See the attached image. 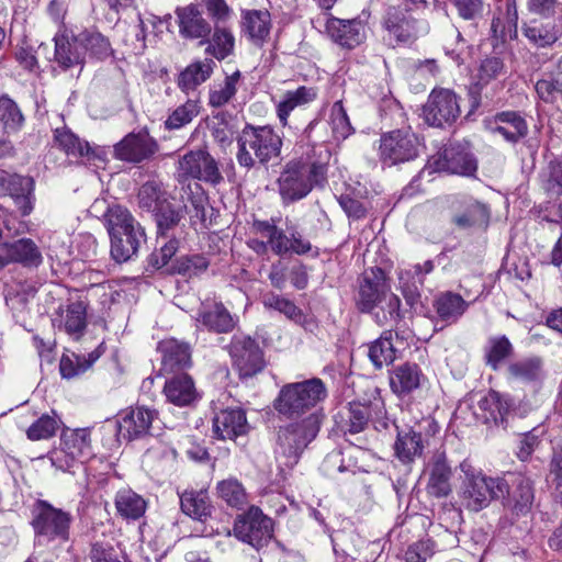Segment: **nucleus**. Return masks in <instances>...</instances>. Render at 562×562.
Segmentation results:
<instances>
[{
	"label": "nucleus",
	"instance_id": "1",
	"mask_svg": "<svg viewBox=\"0 0 562 562\" xmlns=\"http://www.w3.org/2000/svg\"><path fill=\"white\" fill-rule=\"evenodd\" d=\"M390 290L391 285L381 268L374 267L364 271L357 304L361 312L370 313L375 308H381L382 314L374 313L375 322L379 325H385L400 318L401 300Z\"/></svg>",
	"mask_w": 562,
	"mask_h": 562
},
{
	"label": "nucleus",
	"instance_id": "2",
	"mask_svg": "<svg viewBox=\"0 0 562 562\" xmlns=\"http://www.w3.org/2000/svg\"><path fill=\"white\" fill-rule=\"evenodd\" d=\"M106 227L111 237V255L119 262L131 259L146 240L144 228L131 212L112 205L105 214Z\"/></svg>",
	"mask_w": 562,
	"mask_h": 562
},
{
	"label": "nucleus",
	"instance_id": "3",
	"mask_svg": "<svg viewBox=\"0 0 562 562\" xmlns=\"http://www.w3.org/2000/svg\"><path fill=\"white\" fill-rule=\"evenodd\" d=\"M237 161L247 169L256 164L267 165L279 158L282 148L281 136L268 125H247L238 137Z\"/></svg>",
	"mask_w": 562,
	"mask_h": 562
},
{
	"label": "nucleus",
	"instance_id": "4",
	"mask_svg": "<svg viewBox=\"0 0 562 562\" xmlns=\"http://www.w3.org/2000/svg\"><path fill=\"white\" fill-rule=\"evenodd\" d=\"M328 390L319 378H311L283 385L274 401V408L289 418L299 417L322 404Z\"/></svg>",
	"mask_w": 562,
	"mask_h": 562
},
{
	"label": "nucleus",
	"instance_id": "5",
	"mask_svg": "<svg viewBox=\"0 0 562 562\" xmlns=\"http://www.w3.org/2000/svg\"><path fill=\"white\" fill-rule=\"evenodd\" d=\"M322 415L312 413L300 422L280 427L278 431L277 459L280 464L292 468L308 443L319 431Z\"/></svg>",
	"mask_w": 562,
	"mask_h": 562
},
{
	"label": "nucleus",
	"instance_id": "6",
	"mask_svg": "<svg viewBox=\"0 0 562 562\" xmlns=\"http://www.w3.org/2000/svg\"><path fill=\"white\" fill-rule=\"evenodd\" d=\"M323 166L302 161H289L278 178L279 193L284 202L305 198L313 186L323 178Z\"/></svg>",
	"mask_w": 562,
	"mask_h": 562
},
{
	"label": "nucleus",
	"instance_id": "7",
	"mask_svg": "<svg viewBox=\"0 0 562 562\" xmlns=\"http://www.w3.org/2000/svg\"><path fill=\"white\" fill-rule=\"evenodd\" d=\"M233 531L238 540L259 549L271 540L273 524L259 507L251 506L246 513L237 516Z\"/></svg>",
	"mask_w": 562,
	"mask_h": 562
},
{
	"label": "nucleus",
	"instance_id": "8",
	"mask_svg": "<svg viewBox=\"0 0 562 562\" xmlns=\"http://www.w3.org/2000/svg\"><path fill=\"white\" fill-rule=\"evenodd\" d=\"M382 25L386 32L385 40L390 44H408L428 32L426 23L415 20L406 11L395 7L386 10Z\"/></svg>",
	"mask_w": 562,
	"mask_h": 562
},
{
	"label": "nucleus",
	"instance_id": "9",
	"mask_svg": "<svg viewBox=\"0 0 562 562\" xmlns=\"http://www.w3.org/2000/svg\"><path fill=\"white\" fill-rule=\"evenodd\" d=\"M177 178L180 182L198 179L212 184L223 180L216 160L205 150H192L178 161Z\"/></svg>",
	"mask_w": 562,
	"mask_h": 562
},
{
	"label": "nucleus",
	"instance_id": "10",
	"mask_svg": "<svg viewBox=\"0 0 562 562\" xmlns=\"http://www.w3.org/2000/svg\"><path fill=\"white\" fill-rule=\"evenodd\" d=\"M458 95L450 89H434L424 105L425 121L436 127L450 125L460 116Z\"/></svg>",
	"mask_w": 562,
	"mask_h": 562
},
{
	"label": "nucleus",
	"instance_id": "11",
	"mask_svg": "<svg viewBox=\"0 0 562 562\" xmlns=\"http://www.w3.org/2000/svg\"><path fill=\"white\" fill-rule=\"evenodd\" d=\"M54 142L68 157L81 162L99 168L106 160V153L103 148L91 147L88 142L79 138L67 127L55 130Z\"/></svg>",
	"mask_w": 562,
	"mask_h": 562
},
{
	"label": "nucleus",
	"instance_id": "12",
	"mask_svg": "<svg viewBox=\"0 0 562 562\" xmlns=\"http://www.w3.org/2000/svg\"><path fill=\"white\" fill-rule=\"evenodd\" d=\"M477 169L476 160L461 146H449L438 156L429 159L423 173L431 175L435 171H446L460 176H473Z\"/></svg>",
	"mask_w": 562,
	"mask_h": 562
},
{
	"label": "nucleus",
	"instance_id": "13",
	"mask_svg": "<svg viewBox=\"0 0 562 562\" xmlns=\"http://www.w3.org/2000/svg\"><path fill=\"white\" fill-rule=\"evenodd\" d=\"M419 142L411 131H393L381 138L380 156L384 162L395 165L414 159Z\"/></svg>",
	"mask_w": 562,
	"mask_h": 562
},
{
	"label": "nucleus",
	"instance_id": "14",
	"mask_svg": "<svg viewBox=\"0 0 562 562\" xmlns=\"http://www.w3.org/2000/svg\"><path fill=\"white\" fill-rule=\"evenodd\" d=\"M69 515L50 504L40 501L34 508L33 527L38 536L47 539H67L69 529Z\"/></svg>",
	"mask_w": 562,
	"mask_h": 562
},
{
	"label": "nucleus",
	"instance_id": "15",
	"mask_svg": "<svg viewBox=\"0 0 562 562\" xmlns=\"http://www.w3.org/2000/svg\"><path fill=\"white\" fill-rule=\"evenodd\" d=\"M234 367L241 378H250L265 368L263 353L250 337H235L231 346Z\"/></svg>",
	"mask_w": 562,
	"mask_h": 562
},
{
	"label": "nucleus",
	"instance_id": "16",
	"mask_svg": "<svg viewBox=\"0 0 562 562\" xmlns=\"http://www.w3.org/2000/svg\"><path fill=\"white\" fill-rule=\"evenodd\" d=\"M179 34L187 40H201V43L209 41L212 33L211 23L203 16L196 4L190 3L178 7L175 11Z\"/></svg>",
	"mask_w": 562,
	"mask_h": 562
},
{
	"label": "nucleus",
	"instance_id": "17",
	"mask_svg": "<svg viewBox=\"0 0 562 562\" xmlns=\"http://www.w3.org/2000/svg\"><path fill=\"white\" fill-rule=\"evenodd\" d=\"M53 324L75 340H78L87 327V306L85 302L69 301L65 306H60L53 318Z\"/></svg>",
	"mask_w": 562,
	"mask_h": 562
},
{
	"label": "nucleus",
	"instance_id": "18",
	"mask_svg": "<svg viewBox=\"0 0 562 562\" xmlns=\"http://www.w3.org/2000/svg\"><path fill=\"white\" fill-rule=\"evenodd\" d=\"M328 36L345 48H353L366 37V27L359 20H340L329 18L326 22Z\"/></svg>",
	"mask_w": 562,
	"mask_h": 562
},
{
	"label": "nucleus",
	"instance_id": "19",
	"mask_svg": "<svg viewBox=\"0 0 562 562\" xmlns=\"http://www.w3.org/2000/svg\"><path fill=\"white\" fill-rule=\"evenodd\" d=\"M248 429L246 414L239 407L222 409L213 418V434L223 440L243 436Z\"/></svg>",
	"mask_w": 562,
	"mask_h": 562
},
{
	"label": "nucleus",
	"instance_id": "20",
	"mask_svg": "<svg viewBox=\"0 0 562 562\" xmlns=\"http://www.w3.org/2000/svg\"><path fill=\"white\" fill-rule=\"evenodd\" d=\"M460 479L467 492H504V490H509L507 480L486 476L482 470L474 468L467 460L460 464Z\"/></svg>",
	"mask_w": 562,
	"mask_h": 562
},
{
	"label": "nucleus",
	"instance_id": "21",
	"mask_svg": "<svg viewBox=\"0 0 562 562\" xmlns=\"http://www.w3.org/2000/svg\"><path fill=\"white\" fill-rule=\"evenodd\" d=\"M155 153V144L143 134H128L114 147L115 157L127 162H140Z\"/></svg>",
	"mask_w": 562,
	"mask_h": 562
},
{
	"label": "nucleus",
	"instance_id": "22",
	"mask_svg": "<svg viewBox=\"0 0 562 562\" xmlns=\"http://www.w3.org/2000/svg\"><path fill=\"white\" fill-rule=\"evenodd\" d=\"M156 412L144 406L132 408L119 423V434L134 439L147 435L156 418Z\"/></svg>",
	"mask_w": 562,
	"mask_h": 562
},
{
	"label": "nucleus",
	"instance_id": "23",
	"mask_svg": "<svg viewBox=\"0 0 562 562\" xmlns=\"http://www.w3.org/2000/svg\"><path fill=\"white\" fill-rule=\"evenodd\" d=\"M271 18L268 10H243L241 31L256 46H262L269 37Z\"/></svg>",
	"mask_w": 562,
	"mask_h": 562
},
{
	"label": "nucleus",
	"instance_id": "24",
	"mask_svg": "<svg viewBox=\"0 0 562 562\" xmlns=\"http://www.w3.org/2000/svg\"><path fill=\"white\" fill-rule=\"evenodd\" d=\"M425 441L422 432L413 428L398 429L394 442V456L404 465H411L416 458L422 457Z\"/></svg>",
	"mask_w": 562,
	"mask_h": 562
},
{
	"label": "nucleus",
	"instance_id": "25",
	"mask_svg": "<svg viewBox=\"0 0 562 562\" xmlns=\"http://www.w3.org/2000/svg\"><path fill=\"white\" fill-rule=\"evenodd\" d=\"M522 34L538 48L551 47L561 36L562 30L554 21L531 20L522 26Z\"/></svg>",
	"mask_w": 562,
	"mask_h": 562
},
{
	"label": "nucleus",
	"instance_id": "26",
	"mask_svg": "<svg viewBox=\"0 0 562 562\" xmlns=\"http://www.w3.org/2000/svg\"><path fill=\"white\" fill-rule=\"evenodd\" d=\"M55 61L60 68L67 70L82 66L85 54L82 44H79L78 34L69 38L66 35L55 36Z\"/></svg>",
	"mask_w": 562,
	"mask_h": 562
},
{
	"label": "nucleus",
	"instance_id": "27",
	"mask_svg": "<svg viewBox=\"0 0 562 562\" xmlns=\"http://www.w3.org/2000/svg\"><path fill=\"white\" fill-rule=\"evenodd\" d=\"M423 379L424 374L417 364L403 363L392 371L390 385L395 394L404 396L418 389Z\"/></svg>",
	"mask_w": 562,
	"mask_h": 562
},
{
	"label": "nucleus",
	"instance_id": "28",
	"mask_svg": "<svg viewBox=\"0 0 562 562\" xmlns=\"http://www.w3.org/2000/svg\"><path fill=\"white\" fill-rule=\"evenodd\" d=\"M164 392L170 403L180 407L190 405L198 398L194 382L188 374L175 375L166 381Z\"/></svg>",
	"mask_w": 562,
	"mask_h": 562
},
{
	"label": "nucleus",
	"instance_id": "29",
	"mask_svg": "<svg viewBox=\"0 0 562 562\" xmlns=\"http://www.w3.org/2000/svg\"><path fill=\"white\" fill-rule=\"evenodd\" d=\"M361 452L357 447H348L345 450L329 452L321 464V471L325 476L337 479V474L356 473L358 465L352 461L356 453Z\"/></svg>",
	"mask_w": 562,
	"mask_h": 562
},
{
	"label": "nucleus",
	"instance_id": "30",
	"mask_svg": "<svg viewBox=\"0 0 562 562\" xmlns=\"http://www.w3.org/2000/svg\"><path fill=\"white\" fill-rule=\"evenodd\" d=\"M318 91L314 87H299L295 90L286 91L277 106V114L280 123L285 126L288 117L296 108L305 106L317 98Z\"/></svg>",
	"mask_w": 562,
	"mask_h": 562
},
{
	"label": "nucleus",
	"instance_id": "31",
	"mask_svg": "<svg viewBox=\"0 0 562 562\" xmlns=\"http://www.w3.org/2000/svg\"><path fill=\"white\" fill-rule=\"evenodd\" d=\"M432 306L442 322L453 324L464 314L469 303L460 294L446 291L435 297Z\"/></svg>",
	"mask_w": 562,
	"mask_h": 562
},
{
	"label": "nucleus",
	"instance_id": "32",
	"mask_svg": "<svg viewBox=\"0 0 562 562\" xmlns=\"http://www.w3.org/2000/svg\"><path fill=\"white\" fill-rule=\"evenodd\" d=\"M1 250L12 262H19L25 267H38L43 260L38 247L30 238H22L11 244L5 243L1 246Z\"/></svg>",
	"mask_w": 562,
	"mask_h": 562
},
{
	"label": "nucleus",
	"instance_id": "33",
	"mask_svg": "<svg viewBox=\"0 0 562 562\" xmlns=\"http://www.w3.org/2000/svg\"><path fill=\"white\" fill-rule=\"evenodd\" d=\"M494 132L501 134L509 142H517L528 133V125L525 119L517 112L505 111L496 114Z\"/></svg>",
	"mask_w": 562,
	"mask_h": 562
},
{
	"label": "nucleus",
	"instance_id": "34",
	"mask_svg": "<svg viewBox=\"0 0 562 562\" xmlns=\"http://www.w3.org/2000/svg\"><path fill=\"white\" fill-rule=\"evenodd\" d=\"M3 186L11 198L19 205L22 215L32 211L31 194L33 191V179L19 175L9 176Z\"/></svg>",
	"mask_w": 562,
	"mask_h": 562
},
{
	"label": "nucleus",
	"instance_id": "35",
	"mask_svg": "<svg viewBox=\"0 0 562 562\" xmlns=\"http://www.w3.org/2000/svg\"><path fill=\"white\" fill-rule=\"evenodd\" d=\"M214 61L205 59L189 65L179 76L178 86L183 91L194 90L206 81L213 72Z\"/></svg>",
	"mask_w": 562,
	"mask_h": 562
},
{
	"label": "nucleus",
	"instance_id": "36",
	"mask_svg": "<svg viewBox=\"0 0 562 562\" xmlns=\"http://www.w3.org/2000/svg\"><path fill=\"white\" fill-rule=\"evenodd\" d=\"M240 78V71L236 70L232 75L226 76L223 81L214 82L210 87L209 104L213 108L226 105L235 97Z\"/></svg>",
	"mask_w": 562,
	"mask_h": 562
},
{
	"label": "nucleus",
	"instance_id": "37",
	"mask_svg": "<svg viewBox=\"0 0 562 562\" xmlns=\"http://www.w3.org/2000/svg\"><path fill=\"white\" fill-rule=\"evenodd\" d=\"M162 364L168 370L182 369L190 364L191 353L187 344L166 340L160 344Z\"/></svg>",
	"mask_w": 562,
	"mask_h": 562
},
{
	"label": "nucleus",
	"instance_id": "38",
	"mask_svg": "<svg viewBox=\"0 0 562 562\" xmlns=\"http://www.w3.org/2000/svg\"><path fill=\"white\" fill-rule=\"evenodd\" d=\"M79 44H82L85 56L89 54L98 59H105L113 54L110 41L100 32L85 30L78 34Z\"/></svg>",
	"mask_w": 562,
	"mask_h": 562
},
{
	"label": "nucleus",
	"instance_id": "39",
	"mask_svg": "<svg viewBox=\"0 0 562 562\" xmlns=\"http://www.w3.org/2000/svg\"><path fill=\"white\" fill-rule=\"evenodd\" d=\"M398 288L407 304L414 305L419 299V289L424 284L420 267H409L398 270Z\"/></svg>",
	"mask_w": 562,
	"mask_h": 562
},
{
	"label": "nucleus",
	"instance_id": "40",
	"mask_svg": "<svg viewBox=\"0 0 562 562\" xmlns=\"http://www.w3.org/2000/svg\"><path fill=\"white\" fill-rule=\"evenodd\" d=\"M393 333L384 331L380 338L369 347V358L375 368L381 369L385 364L392 363L396 358V349L392 342Z\"/></svg>",
	"mask_w": 562,
	"mask_h": 562
},
{
	"label": "nucleus",
	"instance_id": "41",
	"mask_svg": "<svg viewBox=\"0 0 562 562\" xmlns=\"http://www.w3.org/2000/svg\"><path fill=\"white\" fill-rule=\"evenodd\" d=\"M60 446L66 449L76 460L90 454V436L87 429H74L64 431L60 438Z\"/></svg>",
	"mask_w": 562,
	"mask_h": 562
},
{
	"label": "nucleus",
	"instance_id": "42",
	"mask_svg": "<svg viewBox=\"0 0 562 562\" xmlns=\"http://www.w3.org/2000/svg\"><path fill=\"white\" fill-rule=\"evenodd\" d=\"M450 477L451 469L445 453L440 452L435 454L429 469L427 487L435 492H449Z\"/></svg>",
	"mask_w": 562,
	"mask_h": 562
},
{
	"label": "nucleus",
	"instance_id": "43",
	"mask_svg": "<svg viewBox=\"0 0 562 562\" xmlns=\"http://www.w3.org/2000/svg\"><path fill=\"white\" fill-rule=\"evenodd\" d=\"M155 217L159 238H169V232L176 228L183 217V210L180 206H173L168 201H162L155 211Z\"/></svg>",
	"mask_w": 562,
	"mask_h": 562
},
{
	"label": "nucleus",
	"instance_id": "44",
	"mask_svg": "<svg viewBox=\"0 0 562 562\" xmlns=\"http://www.w3.org/2000/svg\"><path fill=\"white\" fill-rule=\"evenodd\" d=\"M254 227L258 234L268 239L269 247L276 255H284L290 247V237L274 224L268 221H257Z\"/></svg>",
	"mask_w": 562,
	"mask_h": 562
},
{
	"label": "nucleus",
	"instance_id": "45",
	"mask_svg": "<svg viewBox=\"0 0 562 562\" xmlns=\"http://www.w3.org/2000/svg\"><path fill=\"white\" fill-rule=\"evenodd\" d=\"M508 373L521 382L540 381L543 378L542 361L537 357L518 360L508 367Z\"/></svg>",
	"mask_w": 562,
	"mask_h": 562
},
{
	"label": "nucleus",
	"instance_id": "46",
	"mask_svg": "<svg viewBox=\"0 0 562 562\" xmlns=\"http://www.w3.org/2000/svg\"><path fill=\"white\" fill-rule=\"evenodd\" d=\"M536 91L544 102H553L562 93V63H558L554 68L547 72L544 77L537 81Z\"/></svg>",
	"mask_w": 562,
	"mask_h": 562
},
{
	"label": "nucleus",
	"instance_id": "47",
	"mask_svg": "<svg viewBox=\"0 0 562 562\" xmlns=\"http://www.w3.org/2000/svg\"><path fill=\"white\" fill-rule=\"evenodd\" d=\"M24 117L18 104L7 95L0 97V131L3 134L20 130Z\"/></svg>",
	"mask_w": 562,
	"mask_h": 562
},
{
	"label": "nucleus",
	"instance_id": "48",
	"mask_svg": "<svg viewBox=\"0 0 562 562\" xmlns=\"http://www.w3.org/2000/svg\"><path fill=\"white\" fill-rule=\"evenodd\" d=\"M180 505L186 515L198 520L211 516L213 509L206 494H181Z\"/></svg>",
	"mask_w": 562,
	"mask_h": 562
},
{
	"label": "nucleus",
	"instance_id": "49",
	"mask_svg": "<svg viewBox=\"0 0 562 562\" xmlns=\"http://www.w3.org/2000/svg\"><path fill=\"white\" fill-rule=\"evenodd\" d=\"M262 303L265 307L278 311L297 324H303L305 319L302 310L297 307L293 301L282 295L273 292L267 293L262 299Z\"/></svg>",
	"mask_w": 562,
	"mask_h": 562
},
{
	"label": "nucleus",
	"instance_id": "50",
	"mask_svg": "<svg viewBox=\"0 0 562 562\" xmlns=\"http://www.w3.org/2000/svg\"><path fill=\"white\" fill-rule=\"evenodd\" d=\"M235 46V37L225 25H215L212 40L206 50L212 52L215 58L224 59L228 57Z\"/></svg>",
	"mask_w": 562,
	"mask_h": 562
},
{
	"label": "nucleus",
	"instance_id": "51",
	"mask_svg": "<svg viewBox=\"0 0 562 562\" xmlns=\"http://www.w3.org/2000/svg\"><path fill=\"white\" fill-rule=\"evenodd\" d=\"M203 325L217 333H227L235 326V322L223 304H215L201 315Z\"/></svg>",
	"mask_w": 562,
	"mask_h": 562
},
{
	"label": "nucleus",
	"instance_id": "52",
	"mask_svg": "<svg viewBox=\"0 0 562 562\" xmlns=\"http://www.w3.org/2000/svg\"><path fill=\"white\" fill-rule=\"evenodd\" d=\"M99 355L90 353L89 359L76 353L64 355L59 362L60 374L65 379H72L86 372Z\"/></svg>",
	"mask_w": 562,
	"mask_h": 562
},
{
	"label": "nucleus",
	"instance_id": "53",
	"mask_svg": "<svg viewBox=\"0 0 562 562\" xmlns=\"http://www.w3.org/2000/svg\"><path fill=\"white\" fill-rule=\"evenodd\" d=\"M115 507L122 517L137 519L144 515L147 503L139 494H117Z\"/></svg>",
	"mask_w": 562,
	"mask_h": 562
},
{
	"label": "nucleus",
	"instance_id": "54",
	"mask_svg": "<svg viewBox=\"0 0 562 562\" xmlns=\"http://www.w3.org/2000/svg\"><path fill=\"white\" fill-rule=\"evenodd\" d=\"M488 215V209L485 204L472 201L468 204L464 213L454 216L453 222L459 227L468 228L473 225L486 224Z\"/></svg>",
	"mask_w": 562,
	"mask_h": 562
},
{
	"label": "nucleus",
	"instance_id": "55",
	"mask_svg": "<svg viewBox=\"0 0 562 562\" xmlns=\"http://www.w3.org/2000/svg\"><path fill=\"white\" fill-rule=\"evenodd\" d=\"M479 407L485 412L482 416L484 422H497V419H502L508 411L507 402L502 398L499 393L494 391H491L480 400Z\"/></svg>",
	"mask_w": 562,
	"mask_h": 562
},
{
	"label": "nucleus",
	"instance_id": "56",
	"mask_svg": "<svg viewBox=\"0 0 562 562\" xmlns=\"http://www.w3.org/2000/svg\"><path fill=\"white\" fill-rule=\"evenodd\" d=\"M513 350L512 344L505 337H492L486 348V363L497 370L499 364L510 355Z\"/></svg>",
	"mask_w": 562,
	"mask_h": 562
},
{
	"label": "nucleus",
	"instance_id": "57",
	"mask_svg": "<svg viewBox=\"0 0 562 562\" xmlns=\"http://www.w3.org/2000/svg\"><path fill=\"white\" fill-rule=\"evenodd\" d=\"M59 428V422L56 417L49 415L41 416L26 430L30 440H45L53 437Z\"/></svg>",
	"mask_w": 562,
	"mask_h": 562
},
{
	"label": "nucleus",
	"instance_id": "58",
	"mask_svg": "<svg viewBox=\"0 0 562 562\" xmlns=\"http://www.w3.org/2000/svg\"><path fill=\"white\" fill-rule=\"evenodd\" d=\"M166 192L157 181H147L142 186L138 192L139 205L145 209L156 211L162 201H167Z\"/></svg>",
	"mask_w": 562,
	"mask_h": 562
},
{
	"label": "nucleus",
	"instance_id": "59",
	"mask_svg": "<svg viewBox=\"0 0 562 562\" xmlns=\"http://www.w3.org/2000/svg\"><path fill=\"white\" fill-rule=\"evenodd\" d=\"M199 109L196 101L188 100L169 115L166 121L167 128L177 130L189 124L199 114Z\"/></svg>",
	"mask_w": 562,
	"mask_h": 562
},
{
	"label": "nucleus",
	"instance_id": "60",
	"mask_svg": "<svg viewBox=\"0 0 562 562\" xmlns=\"http://www.w3.org/2000/svg\"><path fill=\"white\" fill-rule=\"evenodd\" d=\"M330 125L336 138H346L351 133V125L341 102H335L330 110Z\"/></svg>",
	"mask_w": 562,
	"mask_h": 562
},
{
	"label": "nucleus",
	"instance_id": "61",
	"mask_svg": "<svg viewBox=\"0 0 562 562\" xmlns=\"http://www.w3.org/2000/svg\"><path fill=\"white\" fill-rule=\"evenodd\" d=\"M503 68V61L497 57L484 59L479 68L476 85L480 87L486 86L502 74Z\"/></svg>",
	"mask_w": 562,
	"mask_h": 562
},
{
	"label": "nucleus",
	"instance_id": "62",
	"mask_svg": "<svg viewBox=\"0 0 562 562\" xmlns=\"http://www.w3.org/2000/svg\"><path fill=\"white\" fill-rule=\"evenodd\" d=\"M435 552V543L430 539H423L411 544L405 552L406 562H426Z\"/></svg>",
	"mask_w": 562,
	"mask_h": 562
},
{
	"label": "nucleus",
	"instance_id": "63",
	"mask_svg": "<svg viewBox=\"0 0 562 562\" xmlns=\"http://www.w3.org/2000/svg\"><path fill=\"white\" fill-rule=\"evenodd\" d=\"M48 458L53 467L64 472L68 471L74 473L75 469L79 468V465L82 463V461H78L76 458L70 456V453L64 449L63 446H59L58 448L50 451Z\"/></svg>",
	"mask_w": 562,
	"mask_h": 562
},
{
	"label": "nucleus",
	"instance_id": "64",
	"mask_svg": "<svg viewBox=\"0 0 562 562\" xmlns=\"http://www.w3.org/2000/svg\"><path fill=\"white\" fill-rule=\"evenodd\" d=\"M205 8L209 16L215 25H225L232 18V9L225 0H205Z\"/></svg>",
	"mask_w": 562,
	"mask_h": 562
}]
</instances>
